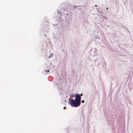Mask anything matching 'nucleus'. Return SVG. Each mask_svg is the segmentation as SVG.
I'll list each match as a JSON object with an SVG mask.
<instances>
[{
    "mask_svg": "<svg viewBox=\"0 0 133 133\" xmlns=\"http://www.w3.org/2000/svg\"><path fill=\"white\" fill-rule=\"evenodd\" d=\"M75 99L74 100L73 99H69L70 105L72 107H79L80 104L81 97L79 94H77L75 96Z\"/></svg>",
    "mask_w": 133,
    "mask_h": 133,
    "instance_id": "nucleus-1",
    "label": "nucleus"
},
{
    "mask_svg": "<svg viewBox=\"0 0 133 133\" xmlns=\"http://www.w3.org/2000/svg\"><path fill=\"white\" fill-rule=\"evenodd\" d=\"M76 95L74 94H71L70 95V97L71 98H72L74 97V96L75 97Z\"/></svg>",
    "mask_w": 133,
    "mask_h": 133,
    "instance_id": "nucleus-2",
    "label": "nucleus"
},
{
    "mask_svg": "<svg viewBox=\"0 0 133 133\" xmlns=\"http://www.w3.org/2000/svg\"><path fill=\"white\" fill-rule=\"evenodd\" d=\"M84 101H83V100L82 101H81V102L82 103H84Z\"/></svg>",
    "mask_w": 133,
    "mask_h": 133,
    "instance_id": "nucleus-3",
    "label": "nucleus"
},
{
    "mask_svg": "<svg viewBox=\"0 0 133 133\" xmlns=\"http://www.w3.org/2000/svg\"><path fill=\"white\" fill-rule=\"evenodd\" d=\"M80 96H82V94H80Z\"/></svg>",
    "mask_w": 133,
    "mask_h": 133,
    "instance_id": "nucleus-4",
    "label": "nucleus"
},
{
    "mask_svg": "<svg viewBox=\"0 0 133 133\" xmlns=\"http://www.w3.org/2000/svg\"><path fill=\"white\" fill-rule=\"evenodd\" d=\"M65 108H66L65 107H64V109H65Z\"/></svg>",
    "mask_w": 133,
    "mask_h": 133,
    "instance_id": "nucleus-5",
    "label": "nucleus"
},
{
    "mask_svg": "<svg viewBox=\"0 0 133 133\" xmlns=\"http://www.w3.org/2000/svg\"><path fill=\"white\" fill-rule=\"evenodd\" d=\"M47 71H49V70H48Z\"/></svg>",
    "mask_w": 133,
    "mask_h": 133,
    "instance_id": "nucleus-6",
    "label": "nucleus"
}]
</instances>
